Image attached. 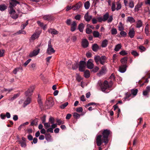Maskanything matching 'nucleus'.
Returning <instances> with one entry per match:
<instances>
[{"mask_svg":"<svg viewBox=\"0 0 150 150\" xmlns=\"http://www.w3.org/2000/svg\"><path fill=\"white\" fill-rule=\"evenodd\" d=\"M73 116L74 118L77 119L80 117V115L76 112H74L73 113Z\"/></svg>","mask_w":150,"mask_h":150,"instance_id":"obj_40","label":"nucleus"},{"mask_svg":"<svg viewBox=\"0 0 150 150\" xmlns=\"http://www.w3.org/2000/svg\"><path fill=\"white\" fill-rule=\"evenodd\" d=\"M53 129L51 127L47 128V132H50L51 133L53 132Z\"/></svg>","mask_w":150,"mask_h":150,"instance_id":"obj_62","label":"nucleus"},{"mask_svg":"<svg viewBox=\"0 0 150 150\" xmlns=\"http://www.w3.org/2000/svg\"><path fill=\"white\" fill-rule=\"evenodd\" d=\"M84 27V25L83 23H81L79 25L78 29L80 32H83Z\"/></svg>","mask_w":150,"mask_h":150,"instance_id":"obj_26","label":"nucleus"},{"mask_svg":"<svg viewBox=\"0 0 150 150\" xmlns=\"http://www.w3.org/2000/svg\"><path fill=\"white\" fill-rule=\"evenodd\" d=\"M35 89V86H31L28 90L25 92V95L26 96H30L32 95V93Z\"/></svg>","mask_w":150,"mask_h":150,"instance_id":"obj_4","label":"nucleus"},{"mask_svg":"<svg viewBox=\"0 0 150 150\" xmlns=\"http://www.w3.org/2000/svg\"><path fill=\"white\" fill-rule=\"evenodd\" d=\"M143 5L142 2L138 3L135 6L134 8L135 11H138L139 10V8H140Z\"/></svg>","mask_w":150,"mask_h":150,"instance_id":"obj_17","label":"nucleus"},{"mask_svg":"<svg viewBox=\"0 0 150 150\" xmlns=\"http://www.w3.org/2000/svg\"><path fill=\"white\" fill-rule=\"evenodd\" d=\"M46 116L45 115H44L41 118L42 122L43 124L46 121Z\"/></svg>","mask_w":150,"mask_h":150,"instance_id":"obj_60","label":"nucleus"},{"mask_svg":"<svg viewBox=\"0 0 150 150\" xmlns=\"http://www.w3.org/2000/svg\"><path fill=\"white\" fill-rule=\"evenodd\" d=\"M11 1L9 2L10 5V6H11V8L16 6L18 4H19L20 3L16 0H10Z\"/></svg>","mask_w":150,"mask_h":150,"instance_id":"obj_10","label":"nucleus"},{"mask_svg":"<svg viewBox=\"0 0 150 150\" xmlns=\"http://www.w3.org/2000/svg\"><path fill=\"white\" fill-rule=\"evenodd\" d=\"M128 35L131 38H132L134 37L135 35V31L133 28H132L129 30Z\"/></svg>","mask_w":150,"mask_h":150,"instance_id":"obj_16","label":"nucleus"},{"mask_svg":"<svg viewBox=\"0 0 150 150\" xmlns=\"http://www.w3.org/2000/svg\"><path fill=\"white\" fill-rule=\"evenodd\" d=\"M115 7V3H112L111 6V9L112 11H114L115 10H116Z\"/></svg>","mask_w":150,"mask_h":150,"instance_id":"obj_49","label":"nucleus"},{"mask_svg":"<svg viewBox=\"0 0 150 150\" xmlns=\"http://www.w3.org/2000/svg\"><path fill=\"white\" fill-rule=\"evenodd\" d=\"M100 57L98 56H95L94 57V60L97 64H98L100 62Z\"/></svg>","mask_w":150,"mask_h":150,"instance_id":"obj_32","label":"nucleus"},{"mask_svg":"<svg viewBox=\"0 0 150 150\" xmlns=\"http://www.w3.org/2000/svg\"><path fill=\"white\" fill-rule=\"evenodd\" d=\"M54 104V102L51 98L47 100L45 103V105L47 106V108H50Z\"/></svg>","mask_w":150,"mask_h":150,"instance_id":"obj_7","label":"nucleus"},{"mask_svg":"<svg viewBox=\"0 0 150 150\" xmlns=\"http://www.w3.org/2000/svg\"><path fill=\"white\" fill-rule=\"evenodd\" d=\"M127 57H126L123 58L120 60L121 63L123 65H125L127 63Z\"/></svg>","mask_w":150,"mask_h":150,"instance_id":"obj_28","label":"nucleus"},{"mask_svg":"<svg viewBox=\"0 0 150 150\" xmlns=\"http://www.w3.org/2000/svg\"><path fill=\"white\" fill-rule=\"evenodd\" d=\"M31 101V99L29 97H28L25 100V101L23 104L24 105V107H25L27 105L30 104Z\"/></svg>","mask_w":150,"mask_h":150,"instance_id":"obj_22","label":"nucleus"},{"mask_svg":"<svg viewBox=\"0 0 150 150\" xmlns=\"http://www.w3.org/2000/svg\"><path fill=\"white\" fill-rule=\"evenodd\" d=\"M39 36V34L37 33H34L31 36V39L32 40H34L38 38Z\"/></svg>","mask_w":150,"mask_h":150,"instance_id":"obj_21","label":"nucleus"},{"mask_svg":"<svg viewBox=\"0 0 150 150\" xmlns=\"http://www.w3.org/2000/svg\"><path fill=\"white\" fill-rule=\"evenodd\" d=\"M84 7L86 9H88L90 6V4L89 1H87L84 3Z\"/></svg>","mask_w":150,"mask_h":150,"instance_id":"obj_29","label":"nucleus"},{"mask_svg":"<svg viewBox=\"0 0 150 150\" xmlns=\"http://www.w3.org/2000/svg\"><path fill=\"white\" fill-rule=\"evenodd\" d=\"M51 40L50 39L48 41V48L46 51L47 53L49 55L55 52V50L51 45Z\"/></svg>","mask_w":150,"mask_h":150,"instance_id":"obj_2","label":"nucleus"},{"mask_svg":"<svg viewBox=\"0 0 150 150\" xmlns=\"http://www.w3.org/2000/svg\"><path fill=\"white\" fill-rule=\"evenodd\" d=\"M19 96V94H18L14 95L13 97H12L10 99L11 101H13L15 99L17 98Z\"/></svg>","mask_w":150,"mask_h":150,"instance_id":"obj_47","label":"nucleus"},{"mask_svg":"<svg viewBox=\"0 0 150 150\" xmlns=\"http://www.w3.org/2000/svg\"><path fill=\"white\" fill-rule=\"evenodd\" d=\"M54 119L52 117H51L49 119V122L50 124H53L54 122Z\"/></svg>","mask_w":150,"mask_h":150,"instance_id":"obj_45","label":"nucleus"},{"mask_svg":"<svg viewBox=\"0 0 150 150\" xmlns=\"http://www.w3.org/2000/svg\"><path fill=\"white\" fill-rule=\"evenodd\" d=\"M121 47V46L120 44H118L117 45L115 49V50L116 51H118Z\"/></svg>","mask_w":150,"mask_h":150,"instance_id":"obj_37","label":"nucleus"},{"mask_svg":"<svg viewBox=\"0 0 150 150\" xmlns=\"http://www.w3.org/2000/svg\"><path fill=\"white\" fill-rule=\"evenodd\" d=\"M120 54L123 56L126 55L127 54V53L126 52V51L124 50H122L120 52Z\"/></svg>","mask_w":150,"mask_h":150,"instance_id":"obj_54","label":"nucleus"},{"mask_svg":"<svg viewBox=\"0 0 150 150\" xmlns=\"http://www.w3.org/2000/svg\"><path fill=\"white\" fill-rule=\"evenodd\" d=\"M56 122L57 123V125H60L61 124H63L64 123V122L63 121L59 119H56Z\"/></svg>","mask_w":150,"mask_h":150,"instance_id":"obj_36","label":"nucleus"},{"mask_svg":"<svg viewBox=\"0 0 150 150\" xmlns=\"http://www.w3.org/2000/svg\"><path fill=\"white\" fill-rule=\"evenodd\" d=\"M132 94L131 93H126V97L124 98L125 100H127V99H128V98L130 97L131 96Z\"/></svg>","mask_w":150,"mask_h":150,"instance_id":"obj_48","label":"nucleus"},{"mask_svg":"<svg viewBox=\"0 0 150 150\" xmlns=\"http://www.w3.org/2000/svg\"><path fill=\"white\" fill-rule=\"evenodd\" d=\"M127 21V22H129L130 23H134L135 22V20L132 17H128Z\"/></svg>","mask_w":150,"mask_h":150,"instance_id":"obj_20","label":"nucleus"},{"mask_svg":"<svg viewBox=\"0 0 150 150\" xmlns=\"http://www.w3.org/2000/svg\"><path fill=\"white\" fill-rule=\"evenodd\" d=\"M117 6L116 8V10H117L118 11L122 7L121 4L119 3H117Z\"/></svg>","mask_w":150,"mask_h":150,"instance_id":"obj_50","label":"nucleus"},{"mask_svg":"<svg viewBox=\"0 0 150 150\" xmlns=\"http://www.w3.org/2000/svg\"><path fill=\"white\" fill-rule=\"evenodd\" d=\"M31 60V59H28L27 60L26 62L24 64V65L25 67H26L28 63L30 62Z\"/></svg>","mask_w":150,"mask_h":150,"instance_id":"obj_58","label":"nucleus"},{"mask_svg":"<svg viewBox=\"0 0 150 150\" xmlns=\"http://www.w3.org/2000/svg\"><path fill=\"white\" fill-rule=\"evenodd\" d=\"M93 36L95 38H98L100 35L99 33L97 31H94L93 33Z\"/></svg>","mask_w":150,"mask_h":150,"instance_id":"obj_35","label":"nucleus"},{"mask_svg":"<svg viewBox=\"0 0 150 150\" xmlns=\"http://www.w3.org/2000/svg\"><path fill=\"white\" fill-rule=\"evenodd\" d=\"M137 92L138 90L137 89L131 90V93L133 96H135L137 94Z\"/></svg>","mask_w":150,"mask_h":150,"instance_id":"obj_38","label":"nucleus"},{"mask_svg":"<svg viewBox=\"0 0 150 150\" xmlns=\"http://www.w3.org/2000/svg\"><path fill=\"white\" fill-rule=\"evenodd\" d=\"M111 33L112 35H116L117 33V31L116 28H113L111 30Z\"/></svg>","mask_w":150,"mask_h":150,"instance_id":"obj_46","label":"nucleus"},{"mask_svg":"<svg viewBox=\"0 0 150 150\" xmlns=\"http://www.w3.org/2000/svg\"><path fill=\"white\" fill-rule=\"evenodd\" d=\"M81 2L80 1H79L75 5V6H76V8H78V9L81 6Z\"/></svg>","mask_w":150,"mask_h":150,"instance_id":"obj_52","label":"nucleus"},{"mask_svg":"<svg viewBox=\"0 0 150 150\" xmlns=\"http://www.w3.org/2000/svg\"><path fill=\"white\" fill-rule=\"evenodd\" d=\"M86 66V62L83 61H80L79 64V70L81 71H84Z\"/></svg>","mask_w":150,"mask_h":150,"instance_id":"obj_5","label":"nucleus"},{"mask_svg":"<svg viewBox=\"0 0 150 150\" xmlns=\"http://www.w3.org/2000/svg\"><path fill=\"white\" fill-rule=\"evenodd\" d=\"M150 92V86H148L146 87V89L143 91V95L144 96H147Z\"/></svg>","mask_w":150,"mask_h":150,"instance_id":"obj_13","label":"nucleus"},{"mask_svg":"<svg viewBox=\"0 0 150 150\" xmlns=\"http://www.w3.org/2000/svg\"><path fill=\"white\" fill-rule=\"evenodd\" d=\"M43 18L45 20L49 21L52 19V17L50 15H45L43 16Z\"/></svg>","mask_w":150,"mask_h":150,"instance_id":"obj_24","label":"nucleus"},{"mask_svg":"<svg viewBox=\"0 0 150 150\" xmlns=\"http://www.w3.org/2000/svg\"><path fill=\"white\" fill-rule=\"evenodd\" d=\"M49 33L52 35H56L58 34V31L54 29L50 28L49 29Z\"/></svg>","mask_w":150,"mask_h":150,"instance_id":"obj_19","label":"nucleus"},{"mask_svg":"<svg viewBox=\"0 0 150 150\" xmlns=\"http://www.w3.org/2000/svg\"><path fill=\"white\" fill-rule=\"evenodd\" d=\"M38 121V119H36L32 121L31 123V125L32 126L36 125H37Z\"/></svg>","mask_w":150,"mask_h":150,"instance_id":"obj_33","label":"nucleus"},{"mask_svg":"<svg viewBox=\"0 0 150 150\" xmlns=\"http://www.w3.org/2000/svg\"><path fill=\"white\" fill-rule=\"evenodd\" d=\"M19 69H22V68L21 67H19L15 69L13 71V73L14 74H17V72L19 71Z\"/></svg>","mask_w":150,"mask_h":150,"instance_id":"obj_51","label":"nucleus"},{"mask_svg":"<svg viewBox=\"0 0 150 150\" xmlns=\"http://www.w3.org/2000/svg\"><path fill=\"white\" fill-rule=\"evenodd\" d=\"M9 7H10V9H11V11L9 12V13L11 14L13 13H15V11L13 9V7L11 8V6H9Z\"/></svg>","mask_w":150,"mask_h":150,"instance_id":"obj_63","label":"nucleus"},{"mask_svg":"<svg viewBox=\"0 0 150 150\" xmlns=\"http://www.w3.org/2000/svg\"><path fill=\"white\" fill-rule=\"evenodd\" d=\"M82 78L79 75H77L76 79L78 81V82H80L81 80H82Z\"/></svg>","mask_w":150,"mask_h":150,"instance_id":"obj_55","label":"nucleus"},{"mask_svg":"<svg viewBox=\"0 0 150 150\" xmlns=\"http://www.w3.org/2000/svg\"><path fill=\"white\" fill-rule=\"evenodd\" d=\"M92 49L93 51L97 52L99 49V47L96 44H93L92 46Z\"/></svg>","mask_w":150,"mask_h":150,"instance_id":"obj_23","label":"nucleus"},{"mask_svg":"<svg viewBox=\"0 0 150 150\" xmlns=\"http://www.w3.org/2000/svg\"><path fill=\"white\" fill-rule=\"evenodd\" d=\"M129 6L131 8H132L134 7V2L133 1H129Z\"/></svg>","mask_w":150,"mask_h":150,"instance_id":"obj_41","label":"nucleus"},{"mask_svg":"<svg viewBox=\"0 0 150 150\" xmlns=\"http://www.w3.org/2000/svg\"><path fill=\"white\" fill-rule=\"evenodd\" d=\"M7 6L4 4H2L0 5V10L3 11L7 9Z\"/></svg>","mask_w":150,"mask_h":150,"instance_id":"obj_31","label":"nucleus"},{"mask_svg":"<svg viewBox=\"0 0 150 150\" xmlns=\"http://www.w3.org/2000/svg\"><path fill=\"white\" fill-rule=\"evenodd\" d=\"M81 18V15L80 14L76 15L75 17V18L76 20H80Z\"/></svg>","mask_w":150,"mask_h":150,"instance_id":"obj_61","label":"nucleus"},{"mask_svg":"<svg viewBox=\"0 0 150 150\" xmlns=\"http://www.w3.org/2000/svg\"><path fill=\"white\" fill-rule=\"evenodd\" d=\"M68 102L65 103L61 105L60 106V108L62 109H64L68 105Z\"/></svg>","mask_w":150,"mask_h":150,"instance_id":"obj_42","label":"nucleus"},{"mask_svg":"<svg viewBox=\"0 0 150 150\" xmlns=\"http://www.w3.org/2000/svg\"><path fill=\"white\" fill-rule=\"evenodd\" d=\"M76 111L78 112H81L83 111V109L82 107H79L76 108Z\"/></svg>","mask_w":150,"mask_h":150,"instance_id":"obj_57","label":"nucleus"},{"mask_svg":"<svg viewBox=\"0 0 150 150\" xmlns=\"http://www.w3.org/2000/svg\"><path fill=\"white\" fill-rule=\"evenodd\" d=\"M50 122H45L44 123V126L46 129H47L50 127Z\"/></svg>","mask_w":150,"mask_h":150,"instance_id":"obj_44","label":"nucleus"},{"mask_svg":"<svg viewBox=\"0 0 150 150\" xmlns=\"http://www.w3.org/2000/svg\"><path fill=\"white\" fill-rule=\"evenodd\" d=\"M106 71V69L105 67H103L102 68L101 70H100L99 73L98 74V75L100 76L105 74Z\"/></svg>","mask_w":150,"mask_h":150,"instance_id":"obj_12","label":"nucleus"},{"mask_svg":"<svg viewBox=\"0 0 150 150\" xmlns=\"http://www.w3.org/2000/svg\"><path fill=\"white\" fill-rule=\"evenodd\" d=\"M90 72L89 70H86L84 72V76L86 78H88L90 76Z\"/></svg>","mask_w":150,"mask_h":150,"instance_id":"obj_30","label":"nucleus"},{"mask_svg":"<svg viewBox=\"0 0 150 150\" xmlns=\"http://www.w3.org/2000/svg\"><path fill=\"white\" fill-rule=\"evenodd\" d=\"M118 28L120 31H121L124 30V28L121 22L120 23V25L118 26Z\"/></svg>","mask_w":150,"mask_h":150,"instance_id":"obj_39","label":"nucleus"},{"mask_svg":"<svg viewBox=\"0 0 150 150\" xmlns=\"http://www.w3.org/2000/svg\"><path fill=\"white\" fill-rule=\"evenodd\" d=\"M106 57L105 56H102L100 57V63L102 65L104 64L105 62Z\"/></svg>","mask_w":150,"mask_h":150,"instance_id":"obj_18","label":"nucleus"},{"mask_svg":"<svg viewBox=\"0 0 150 150\" xmlns=\"http://www.w3.org/2000/svg\"><path fill=\"white\" fill-rule=\"evenodd\" d=\"M19 143L21 144L22 147H24L26 146V144L24 142L20 141H19Z\"/></svg>","mask_w":150,"mask_h":150,"instance_id":"obj_53","label":"nucleus"},{"mask_svg":"<svg viewBox=\"0 0 150 150\" xmlns=\"http://www.w3.org/2000/svg\"><path fill=\"white\" fill-rule=\"evenodd\" d=\"M26 33L25 31L24 30H20L18 32L16 33H15L14 34V35H16V34L19 35L21 34H25Z\"/></svg>","mask_w":150,"mask_h":150,"instance_id":"obj_34","label":"nucleus"},{"mask_svg":"<svg viewBox=\"0 0 150 150\" xmlns=\"http://www.w3.org/2000/svg\"><path fill=\"white\" fill-rule=\"evenodd\" d=\"M92 18V16H89L88 12L86 13L84 16L85 20L87 22L89 21Z\"/></svg>","mask_w":150,"mask_h":150,"instance_id":"obj_15","label":"nucleus"},{"mask_svg":"<svg viewBox=\"0 0 150 150\" xmlns=\"http://www.w3.org/2000/svg\"><path fill=\"white\" fill-rule=\"evenodd\" d=\"M108 44V40L106 39L103 40L101 46L102 47H106Z\"/></svg>","mask_w":150,"mask_h":150,"instance_id":"obj_27","label":"nucleus"},{"mask_svg":"<svg viewBox=\"0 0 150 150\" xmlns=\"http://www.w3.org/2000/svg\"><path fill=\"white\" fill-rule=\"evenodd\" d=\"M127 66L126 65H123L119 67V71L121 73L125 72L126 70Z\"/></svg>","mask_w":150,"mask_h":150,"instance_id":"obj_11","label":"nucleus"},{"mask_svg":"<svg viewBox=\"0 0 150 150\" xmlns=\"http://www.w3.org/2000/svg\"><path fill=\"white\" fill-rule=\"evenodd\" d=\"M136 27L139 28L142 26L143 23L142 21L140 20H138L137 22Z\"/></svg>","mask_w":150,"mask_h":150,"instance_id":"obj_25","label":"nucleus"},{"mask_svg":"<svg viewBox=\"0 0 150 150\" xmlns=\"http://www.w3.org/2000/svg\"><path fill=\"white\" fill-rule=\"evenodd\" d=\"M110 133V131L108 129L104 130L102 134V135H99L96 138V142L97 145L100 146L102 142H104L105 144L108 142V138Z\"/></svg>","mask_w":150,"mask_h":150,"instance_id":"obj_1","label":"nucleus"},{"mask_svg":"<svg viewBox=\"0 0 150 150\" xmlns=\"http://www.w3.org/2000/svg\"><path fill=\"white\" fill-rule=\"evenodd\" d=\"M131 54L134 57L137 56L139 55V54L135 50H132L131 52Z\"/></svg>","mask_w":150,"mask_h":150,"instance_id":"obj_43","label":"nucleus"},{"mask_svg":"<svg viewBox=\"0 0 150 150\" xmlns=\"http://www.w3.org/2000/svg\"><path fill=\"white\" fill-rule=\"evenodd\" d=\"M111 86L109 85L107 81H105L103 83V86L101 87V90L102 91L105 92L107 89L110 87Z\"/></svg>","mask_w":150,"mask_h":150,"instance_id":"obj_6","label":"nucleus"},{"mask_svg":"<svg viewBox=\"0 0 150 150\" xmlns=\"http://www.w3.org/2000/svg\"><path fill=\"white\" fill-rule=\"evenodd\" d=\"M89 43L86 39H84L82 40V45L84 48H86L88 46Z\"/></svg>","mask_w":150,"mask_h":150,"instance_id":"obj_14","label":"nucleus"},{"mask_svg":"<svg viewBox=\"0 0 150 150\" xmlns=\"http://www.w3.org/2000/svg\"><path fill=\"white\" fill-rule=\"evenodd\" d=\"M93 61L92 59H89L88 60L86 64L87 67L90 69H91L93 68L94 64H93Z\"/></svg>","mask_w":150,"mask_h":150,"instance_id":"obj_8","label":"nucleus"},{"mask_svg":"<svg viewBox=\"0 0 150 150\" xmlns=\"http://www.w3.org/2000/svg\"><path fill=\"white\" fill-rule=\"evenodd\" d=\"M120 34L122 36L124 37L126 36L127 35V33L125 31L122 30L121 31Z\"/></svg>","mask_w":150,"mask_h":150,"instance_id":"obj_59","label":"nucleus"},{"mask_svg":"<svg viewBox=\"0 0 150 150\" xmlns=\"http://www.w3.org/2000/svg\"><path fill=\"white\" fill-rule=\"evenodd\" d=\"M40 49L37 50H34L33 52H31L29 54V56L30 57H32L37 55L40 52Z\"/></svg>","mask_w":150,"mask_h":150,"instance_id":"obj_9","label":"nucleus"},{"mask_svg":"<svg viewBox=\"0 0 150 150\" xmlns=\"http://www.w3.org/2000/svg\"><path fill=\"white\" fill-rule=\"evenodd\" d=\"M103 21L105 22L107 20L108 23H111L113 20V17L112 16H109L108 12H106L103 16Z\"/></svg>","mask_w":150,"mask_h":150,"instance_id":"obj_3","label":"nucleus"},{"mask_svg":"<svg viewBox=\"0 0 150 150\" xmlns=\"http://www.w3.org/2000/svg\"><path fill=\"white\" fill-rule=\"evenodd\" d=\"M99 69V68L98 67H96L93 69L92 71L94 72H97Z\"/></svg>","mask_w":150,"mask_h":150,"instance_id":"obj_64","label":"nucleus"},{"mask_svg":"<svg viewBox=\"0 0 150 150\" xmlns=\"http://www.w3.org/2000/svg\"><path fill=\"white\" fill-rule=\"evenodd\" d=\"M92 30L88 28H86V33L87 34H90L91 33Z\"/></svg>","mask_w":150,"mask_h":150,"instance_id":"obj_56","label":"nucleus"}]
</instances>
